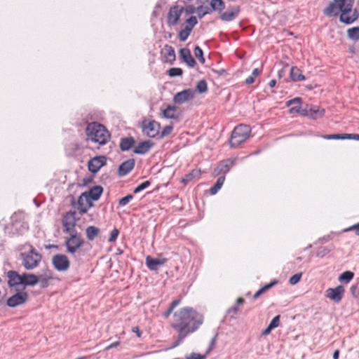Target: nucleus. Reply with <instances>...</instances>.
I'll return each mask as SVG.
<instances>
[{"label":"nucleus","mask_w":359,"mask_h":359,"mask_svg":"<svg viewBox=\"0 0 359 359\" xmlns=\"http://www.w3.org/2000/svg\"><path fill=\"white\" fill-rule=\"evenodd\" d=\"M203 316L190 306L180 309L173 313V321L170 326L178 333L177 339L171 348H175L184 339L195 332L203 324Z\"/></svg>","instance_id":"nucleus-1"},{"label":"nucleus","mask_w":359,"mask_h":359,"mask_svg":"<svg viewBox=\"0 0 359 359\" xmlns=\"http://www.w3.org/2000/svg\"><path fill=\"white\" fill-rule=\"evenodd\" d=\"M354 0H334L324 10V14L327 16H333L339 14V20L346 25L355 21L358 18V13L355 8H353Z\"/></svg>","instance_id":"nucleus-2"},{"label":"nucleus","mask_w":359,"mask_h":359,"mask_svg":"<svg viewBox=\"0 0 359 359\" xmlns=\"http://www.w3.org/2000/svg\"><path fill=\"white\" fill-rule=\"evenodd\" d=\"M86 133L88 140L100 145L106 144L110 139V134L106 128L97 122L88 124Z\"/></svg>","instance_id":"nucleus-3"},{"label":"nucleus","mask_w":359,"mask_h":359,"mask_svg":"<svg viewBox=\"0 0 359 359\" xmlns=\"http://www.w3.org/2000/svg\"><path fill=\"white\" fill-rule=\"evenodd\" d=\"M20 256L22 265L27 270H32L36 268L42 259L41 255L33 247L28 252L20 253Z\"/></svg>","instance_id":"nucleus-4"},{"label":"nucleus","mask_w":359,"mask_h":359,"mask_svg":"<svg viewBox=\"0 0 359 359\" xmlns=\"http://www.w3.org/2000/svg\"><path fill=\"white\" fill-rule=\"evenodd\" d=\"M251 129L250 126L244 124L237 126L232 131L229 141L231 147H237L244 142L248 137Z\"/></svg>","instance_id":"nucleus-5"},{"label":"nucleus","mask_w":359,"mask_h":359,"mask_svg":"<svg viewBox=\"0 0 359 359\" xmlns=\"http://www.w3.org/2000/svg\"><path fill=\"white\" fill-rule=\"evenodd\" d=\"M83 244L84 241L78 232L69 233V236L65 238V246L67 252L71 255L76 253Z\"/></svg>","instance_id":"nucleus-6"},{"label":"nucleus","mask_w":359,"mask_h":359,"mask_svg":"<svg viewBox=\"0 0 359 359\" xmlns=\"http://www.w3.org/2000/svg\"><path fill=\"white\" fill-rule=\"evenodd\" d=\"M76 221V212L74 211L67 212L62 221L63 232L68 234L76 233L77 231L75 229Z\"/></svg>","instance_id":"nucleus-7"},{"label":"nucleus","mask_w":359,"mask_h":359,"mask_svg":"<svg viewBox=\"0 0 359 359\" xmlns=\"http://www.w3.org/2000/svg\"><path fill=\"white\" fill-rule=\"evenodd\" d=\"M52 264L58 271H66L69 269L70 263L67 255L57 254L52 257Z\"/></svg>","instance_id":"nucleus-8"},{"label":"nucleus","mask_w":359,"mask_h":359,"mask_svg":"<svg viewBox=\"0 0 359 359\" xmlns=\"http://www.w3.org/2000/svg\"><path fill=\"white\" fill-rule=\"evenodd\" d=\"M183 11L184 8L177 5L170 7L167 15L168 25L172 27L177 25Z\"/></svg>","instance_id":"nucleus-9"},{"label":"nucleus","mask_w":359,"mask_h":359,"mask_svg":"<svg viewBox=\"0 0 359 359\" xmlns=\"http://www.w3.org/2000/svg\"><path fill=\"white\" fill-rule=\"evenodd\" d=\"M160 124L155 121H144L142 123V133L149 137H155L159 133Z\"/></svg>","instance_id":"nucleus-10"},{"label":"nucleus","mask_w":359,"mask_h":359,"mask_svg":"<svg viewBox=\"0 0 359 359\" xmlns=\"http://www.w3.org/2000/svg\"><path fill=\"white\" fill-rule=\"evenodd\" d=\"M28 294L26 292L20 291L10 297L6 302L9 307H16L25 303L28 299Z\"/></svg>","instance_id":"nucleus-11"},{"label":"nucleus","mask_w":359,"mask_h":359,"mask_svg":"<svg viewBox=\"0 0 359 359\" xmlns=\"http://www.w3.org/2000/svg\"><path fill=\"white\" fill-rule=\"evenodd\" d=\"M6 277L8 278V285L10 287H17L20 285H23V273L20 274L15 271H8L6 273Z\"/></svg>","instance_id":"nucleus-12"},{"label":"nucleus","mask_w":359,"mask_h":359,"mask_svg":"<svg viewBox=\"0 0 359 359\" xmlns=\"http://www.w3.org/2000/svg\"><path fill=\"white\" fill-rule=\"evenodd\" d=\"M107 158L104 156H98L90 159L88 163V170L93 173H96L106 164Z\"/></svg>","instance_id":"nucleus-13"},{"label":"nucleus","mask_w":359,"mask_h":359,"mask_svg":"<svg viewBox=\"0 0 359 359\" xmlns=\"http://www.w3.org/2000/svg\"><path fill=\"white\" fill-rule=\"evenodd\" d=\"M92 199L86 192L81 194L78 199V210L81 215H83L93 206Z\"/></svg>","instance_id":"nucleus-14"},{"label":"nucleus","mask_w":359,"mask_h":359,"mask_svg":"<svg viewBox=\"0 0 359 359\" xmlns=\"http://www.w3.org/2000/svg\"><path fill=\"white\" fill-rule=\"evenodd\" d=\"M194 93L191 89H186L177 93L173 98L175 103L181 104L194 98Z\"/></svg>","instance_id":"nucleus-15"},{"label":"nucleus","mask_w":359,"mask_h":359,"mask_svg":"<svg viewBox=\"0 0 359 359\" xmlns=\"http://www.w3.org/2000/svg\"><path fill=\"white\" fill-rule=\"evenodd\" d=\"M344 288L339 285L334 288H329L326 290V297L335 302H339L343 297Z\"/></svg>","instance_id":"nucleus-16"},{"label":"nucleus","mask_w":359,"mask_h":359,"mask_svg":"<svg viewBox=\"0 0 359 359\" xmlns=\"http://www.w3.org/2000/svg\"><path fill=\"white\" fill-rule=\"evenodd\" d=\"M167 259L161 256L156 258H152L150 256H147L146 258V264L151 271H156L158 266L163 265L166 262Z\"/></svg>","instance_id":"nucleus-17"},{"label":"nucleus","mask_w":359,"mask_h":359,"mask_svg":"<svg viewBox=\"0 0 359 359\" xmlns=\"http://www.w3.org/2000/svg\"><path fill=\"white\" fill-rule=\"evenodd\" d=\"M161 55L163 56L165 62L172 64L175 60V50L171 46L165 45L161 50Z\"/></svg>","instance_id":"nucleus-18"},{"label":"nucleus","mask_w":359,"mask_h":359,"mask_svg":"<svg viewBox=\"0 0 359 359\" xmlns=\"http://www.w3.org/2000/svg\"><path fill=\"white\" fill-rule=\"evenodd\" d=\"M240 8L238 6L232 7L231 10L221 13L220 19L222 21L230 22L233 20L239 14Z\"/></svg>","instance_id":"nucleus-19"},{"label":"nucleus","mask_w":359,"mask_h":359,"mask_svg":"<svg viewBox=\"0 0 359 359\" xmlns=\"http://www.w3.org/2000/svg\"><path fill=\"white\" fill-rule=\"evenodd\" d=\"M233 161L231 159H226L225 161H221L215 169V174L216 175L222 173L225 175L229 171L230 168L233 165Z\"/></svg>","instance_id":"nucleus-20"},{"label":"nucleus","mask_w":359,"mask_h":359,"mask_svg":"<svg viewBox=\"0 0 359 359\" xmlns=\"http://www.w3.org/2000/svg\"><path fill=\"white\" fill-rule=\"evenodd\" d=\"M135 166V160L128 159L123 162L118 168V175L120 176H125L128 174Z\"/></svg>","instance_id":"nucleus-21"},{"label":"nucleus","mask_w":359,"mask_h":359,"mask_svg":"<svg viewBox=\"0 0 359 359\" xmlns=\"http://www.w3.org/2000/svg\"><path fill=\"white\" fill-rule=\"evenodd\" d=\"M154 146V143L150 140H146L140 142L135 148L134 153L137 154H145Z\"/></svg>","instance_id":"nucleus-22"},{"label":"nucleus","mask_w":359,"mask_h":359,"mask_svg":"<svg viewBox=\"0 0 359 359\" xmlns=\"http://www.w3.org/2000/svg\"><path fill=\"white\" fill-rule=\"evenodd\" d=\"M180 57L184 62L190 67H194L196 65L194 58L191 56V52L188 48H182L180 51Z\"/></svg>","instance_id":"nucleus-23"},{"label":"nucleus","mask_w":359,"mask_h":359,"mask_svg":"<svg viewBox=\"0 0 359 359\" xmlns=\"http://www.w3.org/2000/svg\"><path fill=\"white\" fill-rule=\"evenodd\" d=\"M38 283L40 284V287L46 288L49 285V280L53 278L52 273L50 270L46 271L43 274L37 276Z\"/></svg>","instance_id":"nucleus-24"},{"label":"nucleus","mask_w":359,"mask_h":359,"mask_svg":"<svg viewBox=\"0 0 359 359\" xmlns=\"http://www.w3.org/2000/svg\"><path fill=\"white\" fill-rule=\"evenodd\" d=\"M300 97H295L286 102L287 107L292 106V107L289 110L290 114H298V111H300Z\"/></svg>","instance_id":"nucleus-25"},{"label":"nucleus","mask_w":359,"mask_h":359,"mask_svg":"<svg viewBox=\"0 0 359 359\" xmlns=\"http://www.w3.org/2000/svg\"><path fill=\"white\" fill-rule=\"evenodd\" d=\"M23 285L26 286H34L38 283V276L34 273H23Z\"/></svg>","instance_id":"nucleus-26"},{"label":"nucleus","mask_w":359,"mask_h":359,"mask_svg":"<svg viewBox=\"0 0 359 359\" xmlns=\"http://www.w3.org/2000/svg\"><path fill=\"white\" fill-rule=\"evenodd\" d=\"M201 174V169H193L182 179V182L186 184L194 180H198L199 179Z\"/></svg>","instance_id":"nucleus-27"},{"label":"nucleus","mask_w":359,"mask_h":359,"mask_svg":"<svg viewBox=\"0 0 359 359\" xmlns=\"http://www.w3.org/2000/svg\"><path fill=\"white\" fill-rule=\"evenodd\" d=\"M135 143V140L132 137H123L120 141V149L122 151H128L131 149Z\"/></svg>","instance_id":"nucleus-28"},{"label":"nucleus","mask_w":359,"mask_h":359,"mask_svg":"<svg viewBox=\"0 0 359 359\" xmlns=\"http://www.w3.org/2000/svg\"><path fill=\"white\" fill-rule=\"evenodd\" d=\"M102 191H103V189L102 187L94 186L88 191H85V192L93 201H97L100 198V197L102 193Z\"/></svg>","instance_id":"nucleus-29"},{"label":"nucleus","mask_w":359,"mask_h":359,"mask_svg":"<svg viewBox=\"0 0 359 359\" xmlns=\"http://www.w3.org/2000/svg\"><path fill=\"white\" fill-rule=\"evenodd\" d=\"M177 107L173 105H168L167 107L162 111L163 116L165 118L175 119L177 118L176 114Z\"/></svg>","instance_id":"nucleus-30"},{"label":"nucleus","mask_w":359,"mask_h":359,"mask_svg":"<svg viewBox=\"0 0 359 359\" xmlns=\"http://www.w3.org/2000/svg\"><path fill=\"white\" fill-rule=\"evenodd\" d=\"M290 78L294 81H301L305 80V76L302 74V71L297 67H292L291 68Z\"/></svg>","instance_id":"nucleus-31"},{"label":"nucleus","mask_w":359,"mask_h":359,"mask_svg":"<svg viewBox=\"0 0 359 359\" xmlns=\"http://www.w3.org/2000/svg\"><path fill=\"white\" fill-rule=\"evenodd\" d=\"M100 232V230L99 228L94 226H90L87 227L86 230V238L88 241H93L99 235Z\"/></svg>","instance_id":"nucleus-32"},{"label":"nucleus","mask_w":359,"mask_h":359,"mask_svg":"<svg viewBox=\"0 0 359 359\" xmlns=\"http://www.w3.org/2000/svg\"><path fill=\"white\" fill-rule=\"evenodd\" d=\"M210 5L211 11H218L219 13L225 8L224 2L222 0H210Z\"/></svg>","instance_id":"nucleus-33"},{"label":"nucleus","mask_w":359,"mask_h":359,"mask_svg":"<svg viewBox=\"0 0 359 359\" xmlns=\"http://www.w3.org/2000/svg\"><path fill=\"white\" fill-rule=\"evenodd\" d=\"M224 181H225L224 175L219 177L217 178V182L215 184V185L210 188V193L212 195L216 194L218 192V191L222 188Z\"/></svg>","instance_id":"nucleus-34"},{"label":"nucleus","mask_w":359,"mask_h":359,"mask_svg":"<svg viewBox=\"0 0 359 359\" xmlns=\"http://www.w3.org/2000/svg\"><path fill=\"white\" fill-rule=\"evenodd\" d=\"M278 283V281L276 280H274V281H272L270 283L264 285V287H262V288H260L253 296V298L254 299H257L258 298L261 294H262L263 293H264L266 291H267L268 290H269L271 287H272L273 286H274L275 285H276Z\"/></svg>","instance_id":"nucleus-35"},{"label":"nucleus","mask_w":359,"mask_h":359,"mask_svg":"<svg viewBox=\"0 0 359 359\" xmlns=\"http://www.w3.org/2000/svg\"><path fill=\"white\" fill-rule=\"evenodd\" d=\"M180 302L181 300L180 299L172 301L169 308L163 313V316L165 318H168L169 316L172 313L173 309L180 304Z\"/></svg>","instance_id":"nucleus-36"},{"label":"nucleus","mask_w":359,"mask_h":359,"mask_svg":"<svg viewBox=\"0 0 359 359\" xmlns=\"http://www.w3.org/2000/svg\"><path fill=\"white\" fill-rule=\"evenodd\" d=\"M348 36L353 40L358 41L359 39V27H352L347 31Z\"/></svg>","instance_id":"nucleus-37"},{"label":"nucleus","mask_w":359,"mask_h":359,"mask_svg":"<svg viewBox=\"0 0 359 359\" xmlns=\"http://www.w3.org/2000/svg\"><path fill=\"white\" fill-rule=\"evenodd\" d=\"M354 276V273L351 271H346L343 272L339 277V280L341 282L348 283Z\"/></svg>","instance_id":"nucleus-38"},{"label":"nucleus","mask_w":359,"mask_h":359,"mask_svg":"<svg viewBox=\"0 0 359 359\" xmlns=\"http://www.w3.org/2000/svg\"><path fill=\"white\" fill-rule=\"evenodd\" d=\"M325 110L319 109H309V117L316 119L318 118H320L324 115Z\"/></svg>","instance_id":"nucleus-39"},{"label":"nucleus","mask_w":359,"mask_h":359,"mask_svg":"<svg viewBox=\"0 0 359 359\" xmlns=\"http://www.w3.org/2000/svg\"><path fill=\"white\" fill-rule=\"evenodd\" d=\"M192 30L188 27H184L183 29L180 30L178 36L181 41H185L188 36L190 35Z\"/></svg>","instance_id":"nucleus-40"},{"label":"nucleus","mask_w":359,"mask_h":359,"mask_svg":"<svg viewBox=\"0 0 359 359\" xmlns=\"http://www.w3.org/2000/svg\"><path fill=\"white\" fill-rule=\"evenodd\" d=\"M194 55L196 56V57H197L199 60V62L202 64H204L205 63V58L203 57V52L202 50V49L198 46H196L194 48Z\"/></svg>","instance_id":"nucleus-41"},{"label":"nucleus","mask_w":359,"mask_h":359,"mask_svg":"<svg viewBox=\"0 0 359 359\" xmlns=\"http://www.w3.org/2000/svg\"><path fill=\"white\" fill-rule=\"evenodd\" d=\"M196 90L200 93H205L208 90L207 83L205 80H201L198 82Z\"/></svg>","instance_id":"nucleus-42"},{"label":"nucleus","mask_w":359,"mask_h":359,"mask_svg":"<svg viewBox=\"0 0 359 359\" xmlns=\"http://www.w3.org/2000/svg\"><path fill=\"white\" fill-rule=\"evenodd\" d=\"M186 27L193 29L194 27L198 23V20L196 16H191L186 20Z\"/></svg>","instance_id":"nucleus-43"},{"label":"nucleus","mask_w":359,"mask_h":359,"mask_svg":"<svg viewBox=\"0 0 359 359\" xmlns=\"http://www.w3.org/2000/svg\"><path fill=\"white\" fill-rule=\"evenodd\" d=\"M183 74V71L181 68L172 67L168 70V75L171 77L181 76Z\"/></svg>","instance_id":"nucleus-44"},{"label":"nucleus","mask_w":359,"mask_h":359,"mask_svg":"<svg viewBox=\"0 0 359 359\" xmlns=\"http://www.w3.org/2000/svg\"><path fill=\"white\" fill-rule=\"evenodd\" d=\"M302 273H295L293 276H292L289 279L290 284L294 285L299 283L302 278Z\"/></svg>","instance_id":"nucleus-45"},{"label":"nucleus","mask_w":359,"mask_h":359,"mask_svg":"<svg viewBox=\"0 0 359 359\" xmlns=\"http://www.w3.org/2000/svg\"><path fill=\"white\" fill-rule=\"evenodd\" d=\"M133 196L132 194H128L125 197L121 198L118 202L120 206H125L133 199Z\"/></svg>","instance_id":"nucleus-46"},{"label":"nucleus","mask_w":359,"mask_h":359,"mask_svg":"<svg viewBox=\"0 0 359 359\" xmlns=\"http://www.w3.org/2000/svg\"><path fill=\"white\" fill-rule=\"evenodd\" d=\"M198 15L200 17H203L206 14H209L212 12L211 9L207 7H203L202 6L198 7L197 8Z\"/></svg>","instance_id":"nucleus-47"},{"label":"nucleus","mask_w":359,"mask_h":359,"mask_svg":"<svg viewBox=\"0 0 359 359\" xmlns=\"http://www.w3.org/2000/svg\"><path fill=\"white\" fill-rule=\"evenodd\" d=\"M118 233H119V231L117 229H114L111 231V233H110V237L109 238V242H114L118 236Z\"/></svg>","instance_id":"nucleus-48"},{"label":"nucleus","mask_w":359,"mask_h":359,"mask_svg":"<svg viewBox=\"0 0 359 359\" xmlns=\"http://www.w3.org/2000/svg\"><path fill=\"white\" fill-rule=\"evenodd\" d=\"M280 323V316H275L269 323V325L273 329L278 327Z\"/></svg>","instance_id":"nucleus-49"},{"label":"nucleus","mask_w":359,"mask_h":359,"mask_svg":"<svg viewBox=\"0 0 359 359\" xmlns=\"http://www.w3.org/2000/svg\"><path fill=\"white\" fill-rule=\"evenodd\" d=\"M325 139L327 140H332V139H341L344 140V135L343 134H334V135H328L324 137Z\"/></svg>","instance_id":"nucleus-50"},{"label":"nucleus","mask_w":359,"mask_h":359,"mask_svg":"<svg viewBox=\"0 0 359 359\" xmlns=\"http://www.w3.org/2000/svg\"><path fill=\"white\" fill-rule=\"evenodd\" d=\"M172 130V127L171 126H165L161 132V137H165V136L170 135L171 133Z\"/></svg>","instance_id":"nucleus-51"},{"label":"nucleus","mask_w":359,"mask_h":359,"mask_svg":"<svg viewBox=\"0 0 359 359\" xmlns=\"http://www.w3.org/2000/svg\"><path fill=\"white\" fill-rule=\"evenodd\" d=\"M350 290L353 296L359 299V287L355 285H352Z\"/></svg>","instance_id":"nucleus-52"},{"label":"nucleus","mask_w":359,"mask_h":359,"mask_svg":"<svg viewBox=\"0 0 359 359\" xmlns=\"http://www.w3.org/2000/svg\"><path fill=\"white\" fill-rule=\"evenodd\" d=\"M330 252V250L327 248H323L322 249L319 250L317 252V257H323L326 255H327Z\"/></svg>","instance_id":"nucleus-53"},{"label":"nucleus","mask_w":359,"mask_h":359,"mask_svg":"<svg viewBox=\"0 0 359 359\" xmlns=\"http://www.w3.org/2000/svg\"><path fill=\"white\" fill-rule=\"evenodd\" d=\"M345 231H354L355 235L359 236V222L344 230Z\"/></svg>","instance_id":"nucleus-54"},{"label":"nucleus","mask_w":359,"mask_h":359,"mask_svg":"<svg viewBox=\"0 0 359 359\" xmlns=\"http://www.w3.org/2000/svg\"><path fill=\"white\" fill-rule=\"evenodd\" d=\"M344 135V140L345 139H351V140H359V134H343Z\"/></svg>","instance_id":"nucleus-55"},{"label":"nucleus","mask_w":359,"mask_h":359,"mask_svg":"<svg viewBox=\"0 0 359 359\" xmlns=\"http://www.w3.org/2000/svg\"><path fill=\"white\" fill-rule=\"evenodd\" d=\"M205 355H203L198 353H191L189 357H187V359H205Z\"/></svg>","instance_id":"nucleus-56"},{"label":"nucleus","mask_w":359,"mask_h":359,"mask_svg":"<svg viewBox=\"0 0 359 359\" xmlns=\"http://www.w3.org/2000/svg\"><path fill=\"white\" fill-rule=\"evenodd\" d=\"M217 334H216L213 338L211 339L210 341V346H209V348L207 351V353H210L212 348H214L215 345V343H216V341H217Z\"/></svg>","instance_id":"nucleus-57"},{"label":"nucleus","mask_w":359,"mask_h":359,"mask_svg":"<svg viewBox=\"0 0 359 359\" xmlns=\"http://www.w3.org/2000/svg\"><path fill=\"white\" fill-rule=\"evenodd\" d=\"M298 114H299L302 116H309V109L300 108V111H298Z\"/></svg>","instance_id":"nucleus-58"},{"label":"nucleus","mask_w":359,"mask_h":359,"mask_svg":"<svg viewBox=\"0 0 359 359\" xmlns=\"http://www.w3.org/2000/svg\"><path fill=\"white\" fill-rule=\"evenodd\" d=\"M132 332L135 333L138 337H140L141 335H142V332L140 331L139 327H137V326L136 327H133L132 328Z\"/></svg>","instance_id":"nucleus-59"},{"label":"nucleus","mask_w":359,"mask_h":359,"mask_svg":"<svg viewBox=\"0 0 359 359\" xmlns=\"http://www.w3.org/2000/svg\"><path fill=\"white\" fill-rule=\"evenodd\" d=\"M255 78H254L252 75H250L245 79V83L248 85H250L255 82Z\"/></svg>","instance_id":"nucleus-60"},{"label":"nucleus","mask_w":359,"mask_h":359,"mask_svg":"<svg viewBox=\"0 0 359 359\" xmlns=\"http://www.w3.org/2000/svg\"><path fill=\"white\" fill-rule=\"evenodd\" d=\"M119 344H120V341H115V342L111 344L110 345H109L108 346H107L105 349L106 350L111 349L113 348L118 346Z\"/></svg>","instance_id":"nucleus-61"},{"label":"nucleus","mask_w":359,"mask_h":359,"mask_svg":"<svg viewBox=\"0 0 359 359\" xmlns=\"http://www.w3.org/2000/svg\"><path fill=\"white\" fill-rule=\"evenodd\" d=\"M150 182L149 181H145L144 182H142V184H139L140 186V187L142 188V190L147 189L149 185H150Z\"/></svg>","instance_id":"nucleus-62"},{"label":"nucleus","mask_w":359,"mask_h":359,"mask_svg":"<svg viewBox=\"0 0 359 359\" xmlns=\"http://www.w3.org/2000/svg\"><path fill=\"white\" fill-rule=\"evenodd\" d=\"M260 72H261L260 69H259L258 68H255V69H253L251 75L254 78H256L260 74Z\"/></svg>","instance_id":"nucleus-63"},{"label":"nucleus","mask_w":359,"mask_h":359,"mask_svg":"<svg viewBox=\"0 0 359 359\" xmlns=\"http://www.w3.org/2000/svg\"><path fill=\"white\" fill-rule=\"evenodd\" d=\"M238 311V306L235 305L232 306L231 309H229V313H233L234 314H236Z\"/></svg>","instance_id":"nucleus-64"}]
</instances>
